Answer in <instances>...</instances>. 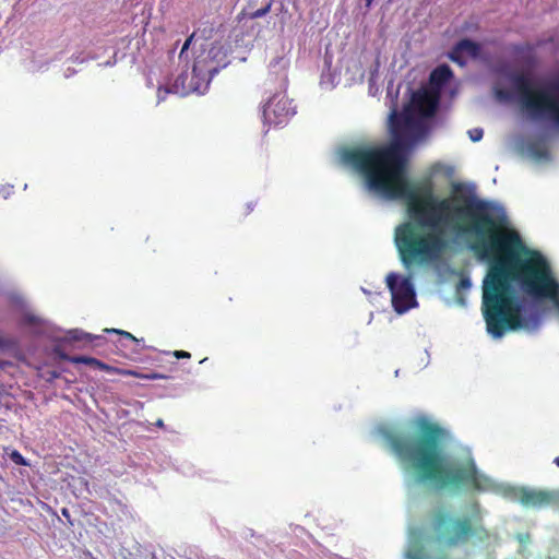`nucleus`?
I'll return each mask as SVG.
<instances>
[{
  "instance_id": "f3484780",
  "label": "nucleus",
  "mask_w": 559,
  "mask_h": 559,
  "mask_svg": "<svg viewBox=\"0 0 559 559\" xmlns=\"http://www.w3.org/2000/svg\"><path fill=\"white\" fill-rule=\"evenodd\" d=\"M11 460L17 465H27L25 459L17 451L12 452Z\"/></svg>"
},
{
  "instance_id": "1a4fd4ad",
  "label": "nucleus",
  "mask_w": 559,
  "mask_h": 559,
  "mask_svg": "<svg viewBox=\"0 0 559 559\" xmlns=\"http://www.w3.org/2000/svg\"><path fill=\"white\" fill-rule=\"evenodd\" d=\"M195 76L193 75V78L191 79V82L190 84L187 86L186 85V81L189 79L188 78V74L187 73H182L180 74L173 87L170 88L171 90V93H176V94H180L181 96H185L187 94H189L190 92H198V93H203V91H201V87L200 85H194L192 83V80L194 79Z\"/></svg>"
},
{
  "instance_id": "aec40b11",
  "label": "nucleus",
  "mask_w": 559,
  "mask_h": 559,
  "mask_svg": "<svg viewBox=\"0 0 559 559\" xmlns=\"http://www.w3.org/2000/svg\"><path fill=\"white\" fill-rule=\"evenodd\" d=\"M174 355L177 358H189L190 357V354L188 352H185V350H176V352H174Z\"/></svg>"
},
{
  "instance_id": "6e6552de",
  "label": "nucleus",
  "mask_w": 559,
  "mask_h": 559,
  "mask_svg": "<svg viewBox=\"0 0 559 559\" xmlns=\"http://www.w3.org/2000/svg\"><path fill=\"white\" fill-rule=\"evenodd\" d=\"M478 52L479 46L476 43L471 39H462L456 44L450 57L454 62L463 66L465 63L462 59L463 56L475 58Z\"/></svg>"
},
{
  "instance_id": "9d476101",
  "label": "nucleus",
  "mask_w": 559,
  "mask_h": 559,
  "mask_svg": "<svg viewBox=\"0 0 559 559\" xmlns=\"http://www.w3.org/2000/svg\"><path fill=\"white\" fill-rule=\"evenodd\" d=\"M526 152L531 157H533L536 160L547 159L549 156L547 148L544 145L535 142L527 143Z\"/></svg>"
},
{
  "instance_id": "dca6fc26",
  "label": "nucleus",
  "mask_w": 559,
  "mask_h": 559,
  "mask_svg": "<svg viewBox=\"0 0 559 559\" xmlns=\"http://www.w3.org/2000/svg\"><path fill=\"white\" fill-rule=\"evenodd\" d=\"M106 332L108 333H117V334H120L121 336H123L124 338H128V340H131L133 342H136L138 340L129 332L127 331H122V330H117V329H106L105 330Z\"/></svg>"
},
{
  "instance_id": "2eb2a0df",
  "label": "nucleus",
  "mask_w": 559,
  "mask_h": 559,
  "mask_svg": "<svg viewBox=\"0 0 559 559\" xmlns=\"http://www.w3.org/2000/svg\"><path fill=\"white\" fill-rule=\"evenodd\" d=\"M70 334V337L72 340H75V341H81L83 338H92V335L87 334V333H84L83 331L81 330H72L69 332Z\"/></svg>"
},
{
  "instance_id": "c85d7f7f",
  "label": "nucleus",
  "mask_w": 559,
  "mask_h": 559,
  "mask_svg": "<svg viewBox=\"0 0 559 559\" xmlns=\"http://www.w3.org/2000/svg\"><path fill=\"white\" fill-rule=\"evenodd\" d=\"M63 515H68V511L66 509L62 510Z\"/></svg>"
},
{
  "instance_id": "4468645a",
  "label": "nucleus",
  "mask_w": 559,
  "mask_h": 559,
  "mask_svg": "<svg viewBox=\"0 0 559 559\" xmlns=\"http://www.w3.org/2000/svg\"><path fill=\"white\" fill-rule=\"evenodd\" d=\"M472 286V283H471V280L468 277H462L457 285H456V290L457 293H461L463 290H468Z\"/></svg>"
},
{
  "instance_id": "b1692460",
  "label": "nucleus",
  "mask_w": 559,
  "mask_h": 559,
  "mask_svg": "<svg viewBox=\"0 0 559 559\" xmlns=\"http://www.w3.org/2000/svg\"><path fill=\"white\" fill-rule=\"evenodd\" d=\"M155 425L157 427L162 428V427H164V421L162 419H158Z\"/></svg>"
},
{
  "instance_id": "bb28decb",
  "label": "nucleus",
  "mask_w": 559,
  "mask_h": 559,
  "mask_svg": "<svg viewBox=\"0 0 559 559\" xmlns=\"http://www.w3.org/2000/svg\"><path fill=\"white\" fill-rule=\"evenodd\" d=\"M28 321H29L31 323H34V322H35V318H34V317H29V318H28Z\"/></svg>"
},
{
  "instance_id": "a211bd4d",
  "label": "nucleus",
  "mask_w": 559,
  "mask_h": 559,
  "mask_svg": "<svg viewBox=\"0 0 559 559\" xmlns=\"http://www.w3.org/2000/svg\"><path fill=\"white\" fill-rule=\"evenodd\" d=\"M193 38H194V34L190 35V36L186 39V41H185V44H183V46H182V48H181V51H180V53H179V58H180V59L183 57V55L186 53V51H187V50H188V48L190 47V45H191V43H192Z\"/></svg>"
},
{
  "instance_id": "9b49d317",
  "label": "nucleus",
  "mask_w": 559,
  "mask_h": 559,
  "mask_svg": "<svg viewBox=\"0 0 559 559\" xmlns=\"http://www.w3.org/2000/svg\"><path fill=\"white\" fill-rule=\"evenodd\" d=\"M71 361L74 364H84L91 367L97 368L99 370H109V366L104 364L103 361L88 357V356H75L71 358Z\"/></svg>"
},
{
  "instance_id": "423d86ee",
  "label": "nucleus",
  "mask_w": 559,
  "mask_h": 559,
  "mask_svg": "<svg viewBox=\"0 0 559 559\" xmlns=\"http://www.w3.org/2000/svg\"><path fill=\"white\" fill-rule=\"evenodd\" d=\"M229 63L228 60V50L224 45L219 43L212 44L205 57L199 56L197 57L192 73L194 76L200 78L201 75H207L206 84L207 86L210 80L218 73V71ZM206 87H204L205 90Z\"/></svg>"
},
{
  "instance_id": "0eeeda50",
  "label": "nucleus",
  "mask_w": 559,
  "mask_h": 559,
  "mask_svg": "<svg viewBox=\"0 0 559 559\" xmlns=\"http://www.w3.org/2000/svg\"><path fill=\"white\" fill-rule=\"evenodd\" d=\"M503 493L524 507L543 508L552 504L559 508V490L547 491L525 487H506Z\"/></svg>"
},
{
  "instance_id": "5701e85b",
  "label": "nucleus",
  "mask_w": 559,
  "mask_h": 559,
  "mask_svg": "<svg viewBox=\"0 0 559 559\" xmlns=\"http://www.w3.org/2000/svg\"><path fill=\"white\" fill-rule=\"evenodd\" d=\"M151 378H152V379H166V377H165V376L156 374V373H155V374H153Z\"/></svg>"
},
{
  "instance_id": "f03ea898",
  "label": "nucleus",
  "mask_w": 559,
  "mask_h": 559,
  "mask_svg": "<svg viewBox=\"0 0 559 559\" xmlns=\"http://www.w3.org/2000/svg\"><path fill=\"white\" fill-rule=\"evenodd\" d=\"M493 94L500 103L518 102L533 120H549L559 130V96L540 93L539 99L533 97L530 79L508 68L498 70L493 83ZM559 92V80L552 85Z\"/></svg>"
},
{
  "instance_id": "a878e982",
  "label": "nucleus",
  "mask_w": 559,
  "mask_h": 559,
  "mask_svg": "<svg viewBox=\"0 0 559 559\" xmlns=\"http://www.w3.org/2000/svg\"><path fill=\"white\" fill-rule=\"evenodd\" d=\"M365 1H366V7L369 8L373 0H365Z\"/></svg>"
},
{
  "instance_id": "6ab92c4d",
  "label": "nucleus",
  "mask_w": 559,
  "mask_h": 559,
  "mask_svg": "<svg viewBox=\"0 0 559 559\" xmlns=\"http://www.w3.org/2000/svg\"><path fill=\"white\" fill-rule=\"evenodd\" d=\"M171 92V90H168V88H165V90H162V88H158V92H157V102L160 103L163 102L167 94H169Z\"/></svg>"
},
{
  "instance_id": "f8f14e48",
  "label": "nucleus",
  "mask_w": 559,
  "mask_h": 559,
  "mask_svg": "<svg viewBox=\"0 0 559 559\" xmlns=\"http://www.w3.org/2000/svg\"><path fill=\"white\" fill-rule=\"evenodd\" d=\"M272 3L267 2L263 8L255 10L254 12L250 13V19H260L266 15L271 11Z\"/></svg>"
},
{
  "instance_id": "393cba45",
  "label": "nucleus",
  "mask_w": 559,
  "mask_h": 559,
  "mask_svg": "<svg viewBox=\"0 0 559 559\" xmlns=\"http://www.w3.org/2000/svg\"><path fill=\"white\" fill-rule=\"evenodd\" d=\"M469 192L474 193L475 192V186L474 185H469Z\"/></svg>"
},
{
  "instance_id": "cd10ccee",
  "label": "nucleus",
  "mask_w": 559,
  "mask_h": 559,
  "mask_svg": "<svg viewBox=\"0 0 559 559\" xmlns=\"http://www.w3.org/2000/svg\"><path fill=\"white\" fill-rule=\"evenodd\" d=\"M555 464L559 466V456L555 459Z\"/></svg>"
},
{
  "instance_id": "412c9836",
  "label": "nucleus",
  "mask_w": 559,
  "mask_h": 559,
  "mask_svg": "<svg viewBox=\"0 0 559 559\" xmlns=\"http://www.w3.org/2000/svg\"><path fill=\"white\" fill-rule=\"evenodd\" d=\"M464 187L465 186L463 183H453V186H452L454 192L463 191Z\"/></svg>"
},
{
  "instance_id": "4be33fe9",
  "label": "nucleus",
  "mask_w": 559,
  "mask_h": 559,
  "mask_svg": "<svg viewBox=\"0 0 559 559\" xmlns=\"http://www.w3.org/2000/svg\"><path fill=\"white\" fill-rule=\"evenodd\" d=\"M75 73V70L72 69V68H68L64 72V76L66 78H70L71 75H73Z\"/></svg>"
},
{
  "instance_id": "20e7f679",
  "label": "nucleus",
  "mask_w": 559,
  "mask_h": 559,
  "mask_svg": "<svg viewBox=\"0 0 559 559\" xmlns=\"http://www.w3.org/2000/svg\"><path fill=\"white\" fill-rule=\"evenodd\" d=\"M288 60L277 57L270 63V70L280 76L281 91L271 96L263 106L262 117L264 124L280 126L288 121L296 114V106L285 94L287 85Z\"/></svg>"
},
{
  "instance_id": "ddd939ff",
  "label": "nucleus",
  "mask_w": 559,
  "mask_h": 559,
  "mask_svg": "<svg viewBox=\"0 0 559 559\" xmlns=\"http://www.w3.org/2000/svg\"><path fill=\"white\" fill-rule=\"evenodd\" d=\"M468 135L473 142H477L483 139L484 131L481 128H474V129L468 130Z\"/></svg>"
},
{
  "instance_id": "39448f33",
  "label": "nucleus",
  "mask_w": 559,
  "mask_h": 559,
  "mask_svg": "<svg viewBox=\"0 0 559 559\" xmlns=\"http://www.w3.org/2000/svg\"><path fill=\"white\" fill-rule=\"evenodd\" d=\"M386 285L392 296V306L397 313L402 314L417 306L415 288L411 277L389 273Z\"/></svg>"
},
{
  "instance_id": "7ed1b4c3",
  "label": "nucleus",
  "mask_w": 559,
  "mask_h": 559,
  "mask_svg": "<svg viewBox=\"0 0 559 559\" xmlns=\"http://www.w3.org/2000/svg\"><path fill=\"white\" fill-rule=\"evenodd\" d=\"M471 537L483 542L488 538L487 531L473 524L468 516L455 518L448 513H438L432 521V539L445 548H453L467 543Z\"/></svg>"
},
{
  "instance_id": "f257e3e1",
  "label": "nucleus",
  "mask_w": 559,
  "mask_h": 559,
  "mask_svg": "<svg viewBox=\"0 0 559 559\" xmlns=\"http://www.w3.org/2000/svg\"><path fill=\"white\" fill-rule=\"evenodd\" d=\"M411 432L400 435L380 426L377 432L400 462L408 488L427 486L435 489H456L473 484L478 490L496 488L492 479L476 469L469 453L457 460L444 453L449 432L426 416L412 419Z\"/></svg>"
}]
</instances>
